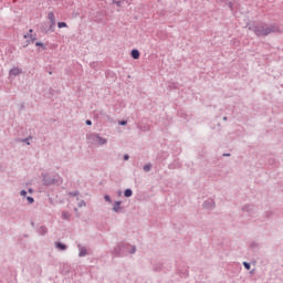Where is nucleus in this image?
<instances>
[{
    "label": "nucleus",
    "mask_w": 283,
    "mask_h": 283,
    "mask_svg": "<svg viewBox=\"0 0 283 283\" xmlns=\"http://www.w3.org/2000/svg\"><path fill=\"white\" fill-rule=\"evenodd\" d=\"M104 200H106V202H112V198L108 195L104 197Z\"/></svg>",
    "instance_id": "obj_18"
},
{
    "label": "nucleus",
    "mask_w": 283,
    "mask_h": 283,
    "mask_svg": "<svg viewBox=\"0 0 283 283\" xmlns=\"http://www.w3.org/2000/svg\"><path fill=\"white\" fill-rule=\"evenodd\" d=\"M130 55L135 59L138 60L140 59V52L138 50H133Z\"/></svg>",
    "instance_id": "obj_8"
},
{
    "label": "nucleus",
    "mask_w": 283,
    "mask_h": 283,
    "mask_svg": "<svg viewBox=\"0 0 283 283\" xmlns=\"http://www.w3.org/2000/svg\"><path fill=\"white\" fill-rule=\"evenodd\" d=\"M122 202L120 201H116L114 207H113V211H115L116 213H119V211L123 209L120 207Z\"/></svg>",
    "instance_id": "obj_7"
},
{
    "label": "nucleus",
    "mask_w": 283,
    "mask_h": 283,
    "mask_svg": "<svg viewBox=\"0 0 283 283\" xmlns=\"http://www.w3.org/2000/svg\"><path fill=\"white\" fill-rule=\"evenodd\" d=\"M123 249H128L130 253H136V247L134 245H124Z\"/></svg>",
    "instance_id": "obj_9"
},
{
    "label": "nucleus",
    "mask_w": 283,
    "mask_h": 283,
    "mask_svg": "<svg viewBox=\"0 0 283 283\" xmlns=\"http://www.w3.org/2000/svg\"><path fill=\"white\" fill-rule=\"evenodd\" d=\"M35 45H41V46H43V43H41V42H38V43H35Z\"/></svg>",
    "instance_id": "obj_25"
},
{
    "label": "nucleus",
    "mask_w": 283,
    "mask_h": 283,
    "mask_svg": "<svg viewBox=\"0 0 283 283\" xmlns=\"http://www.w3.org/2000/svg\"><path fill=\"white\" fill-rule=\"evenodd\" d=\"M27 200H28L29 205H32L34 202V198H32V197H28Z\"/></svg>",
    "instance_id": "obj_17"
},
{
    "label": "nucleus",
    "mask_w": 283,
    "mask_h": 283,
    "mask_svg": "<svg viewBox=\"0 0 283 283\" xmlns=\"http://www.w3.org/2000/svg\"><path fill=\"white\" fill-rule=\"evenodd\" d=\"M57 28H67V23L65 22H59Z\"/></svg>",
    "instance_id": "obj_15"
},
{
    "label": "nucleus",
    "mask_w": 283,
    "mask_h": 283,
    "mask_svg": "<svg viewBox=\"0 0 283 283\" xmlns=\"http://www.w3.org/2000/svg\"><path fill=\"white\" fill-rule=\"evenodd\" d=\"M144 171H151V164H147L144 166Z\"/></svg>",
    "instance_id": "obj_14"
},
{
    "label": "nucleus",
    "mask_w": 283,
    "mask_h": 283,
    "mask_svg": "<svg viewBox=\"0 0 283 283\" xmlns=\"http://www.w3.org/2000/svg\"><path fill=\"white\" fill-rule=\"evenodd\" d=\"M119 125H127V120L119 122Z\"/></svg>",
    "instance_id": "obj_21"
},
{
    "label": "nucleus",
    "mask_w": 283,
    "mask_h": 283,
    "mask_svg": "<svg viewBox=\"0 0 283 283\" xmlns=\"http://www.w3.org/2000/svg\"><path fill=\"white\" fill-rule=\"evenodd\" d=\"M56 248L60 249V251H65V249H67V245L61 243V242H57L56 243Z\"/></svg>",
    "instance_id": "obj_10"
},
{
    "label": "nucleus",
    "mask_w": 283,
    "mask_h": 283,
    "mask_svg": "<svg viewBox=\"0 0 283 283\" xmlns=\"http://www.w3.org/2000/svg\"><path fill=\"white\" fill-rule=\"evenodd\" d=\"M20 196H23V197L28 196V191L21 190Z\"/></svg>",
    "instance_id": "obj_20"
},
{
    "label": "nucleus",
    "mask_w": 283,
    "mask_h": 283,
    "mask_svg": "<svg viewBox=\"0 0 283 283\" xmlns=\"http://www.w3.org/2000/svg\"><path fill=\"white\" fill-rule=\"evenodd\" d=\"M133 193L134 192L132 191V189H126L124 192V196H125V198H132Z\"/></svg>",
    "instance_id": "obj_11"
},
{
    "label": "nucleus",
    "mask_w": 283,
    "mask_h": 283,
    "mask_svg": "<svg viewBox=\"0 0 283 283\" xmlns=\"http://www.w3.org/2000/svg\"><path fill=\"white\" fill-rule=\"evenodd\" d=\"M78 207H85V201H81Z\"/></svg>",
    "instance_id": "obj_22"
},
{
    "label": "nucleus",
    "mask_w": 283,
    "mask_h": 283,
    "mask_svg": "<svg viewBox=\"0 0 283 283\" xmlns=\"http://www.w3.org/2000/svg\"><path fill=\"white\" fill-rule=\"evenodd\" d=\"M73 196H77V193L75 192V193H73Z\"/></svg>",
    "instance_id": "obj_27"
},
{
    "label": "nucleus",
    "mask_w": 283,
    "mask_h": 283,
    "mask_svg": "<svg viewBox=\"0 0 283 283\" xmlns=\"http://www.w3.org/2000/svg\"><path fill=\"white\" fill-rule=\"evenodd\" d=\"M88 140H92L95 145H107V139L101 137L98 134L90 135Z\"/></svg>",
    "instance_id": "obj_2"
},
{
    "label": "nucleus",
    "mask_w": 283,
    "mask_h": 283,
    "mask_svg": "<svg viewBox=\"0 0 283 283\" xmlns=\"http://www.w3.org/2000/svg\"><path fill=\"white\" fill-rule=\"evenodd\" d=\"M243 266L247 269V271L251 270V264L243 262Z\"/></svg>",
    "instance_id": "obj_16"
},
{
    "label": "nucleus",
    "mask_w": 283,
    "mask_h": 283,
    "mask_svg": "<svg viewBox=\"0 0 283 283\" xmlns=\"http://www.w3.org/2000/svg\"><path fill=\"white\" fill-rule=\"evenodd\" d=\"M78 249H80V253H78L80 258H85V255H87V248L78 245Z\"/></svg>",
    "instance_id": "obj_6"
},
{
    "label": "nucleus",
    "mask_w": 283,
    "mask_h": 283,
    "mask_svg": "<svg viewBox=\"0 0 283 283\" xmlns=\"http://www.w3.org/2000/svg\"><path fill=\"white\" fill-rule=\"evenodd\" d=\"M249 30L254 31L256 36H269V34H273V32H279L277 27L269 25L266 23H256L255 25H250Z\"/></svg>",
    "instance_id": "obj_1"
},
{
    "label": "nucleus",
    "mask_w": 283,
    "mask_h": 283,
    "mask_svg": "<svg viewBox=\"0 0 283 283\" xmlns=\"http://www.w3.org/2000/svg\"><path fill=\"white\" fill-rule=\"evenodd\" d=\"M33 30H29V33L24 34V39L27 40L25 46L30 45V43H34L36 41V35L32 34Z\"/></svg>",
    "instance_id": "obj_3"
},
{
    "label": "nucleus",
    "mask_w": 283,
    "mask_h": 283,
    "mask_svg": "<svg viewBox=\"0 0 283 283\" xmlns=\"http://www.w3.org/2000/svg\"><path fill=\"white\" fill-rule=\"evenodd\" d=\"M39 233H41V235H45V233H48V228H45V227H40V228H39Z\"/></svg>",
    "instance_id": "obj_13"
},
{
    "label": "nucleus",
    "mask_w": 283,
    "mask_h": 283,
    "mask_svg": "<svg viewBox=\"0 0 283 283\" xmlns=\"http://www.w3.org/2000/svg\"><path fill=\"white\" fill-rule=\"evenodd\" d=\"M124 160H129V155H125Z\"/></svg>",
    "instance_id": "obj_23"
},
{
    "label": "nucleus",
    "mask_w": 283,
    "mask_h": 283,
    "mask_svg": "<svg viewBox=\"0 0 283 283\" xmlns=\"http://www.w3.org/2000/svg\"><path fill=\"white\" fill-rule=\"evenodd\" d=\"M29 192L32 193V189H30Z\"/></svg>",
    "instance_id": "obj_26"
},
{
    "label": "nucleus",
    "mask_w": 283,
    "mask_h": 283,
    "mask_svg": "<svg viewBox=\"0 0 283 283\" xmlns=\"http://www.w3.org/2000/svg\"><path fill=\"white\" fill-rule=\"evenodd\" d=\"M70 217H71L70 212H67V211L62 212V219L63 220H70Z\"/></svg>",
    "instance_id": "obj_12"
},
{
    "label": "nucleus",
    "mask_w": 283,
    "mask_h": 283,
    "mask_svg": "<svg viewBox=\"0 0 283 283\" xmlns=\"http://www.w3.org/2000/svg\"><path fill=\"white\" fill-rule=\"evenodd\" d=\"M21 143H27L28 145H30V138L21 139Z\"/></svg>",
    "instance_id": "obj_19"
},
{
    "label": "nucleus",
    "mask_w": 283,
    "mask_h": 283,
    "mask_svg": "<svg viewBox=\"0 0 283 283\" xmlns=\"http://www.w3.org/2000/svg\"><path fill=\"white\" fill-rule=\"evenodd\" d=\"M86 125H92V120L87 119Z\"/></svg>",
    "instance_id": "obj_24"
},
{
    "label": "nucleus",
    "mask_w": 283,
    "mask_h": 283,
    "mask_svg": "<svg viewBox=\"0 0 283 283\" xmlns=\"http://www.w3.org/2000/svg\"><path fill=\"white\" fill-rule=\"evenodd\" d=\"M9 74L10 76H19V74H21V69L19 67L11 69Z\"/></svg>",
    "instance_id": "obj_5"
},
{
    "label": "nucleus",
    "mask_w": 283,
    "mask_h": 283,
    "mask_svg": "<svg viewBox=\"0 0 283 283\" xmlns=\"http://www.w3.org/2000/svg\"><path fill=\"white\" fill-rule=\"evenodd\" d=\"M48 19H49V21L51 23L50 24L51 30H54V28L56 27V19L54 17V12H49Z\"/></svg>",
    "instance_id": "obj_4"
}]
</instances>
